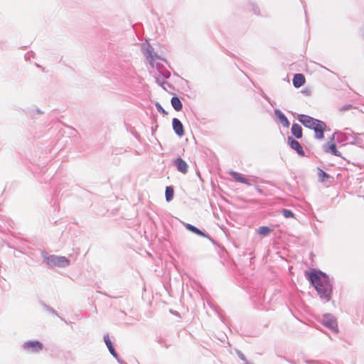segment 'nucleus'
<instances>
[{
	"label": "nucleus",
	"mask_w": 364,
	"mask_h": 364,
	"mask_svg": "<svg viewBox=\"0 0 364 364\" xmlns=\"http://www.w3.org/2000/svg\"><path fill=\"white\" fill-rule=\"evenodd\" d=\"M351 108V105H346L341 108V111H345Z\"/></svg>",
	"instance_id": "obj_28"
},
{
	"label": "nucleus",
	"mask_w": 364,
	"mask_h": 364,
	"mask_svg": "<svg viewBox=\"0 0 364 364\" xmlns=\"http://www.w3.org/2000/svg\"><path fill=\"white\" fill-rule=\"evenodd\" d=\"M43 344L37 341H31L24 343V350L29 353H38L43 349Z\"/></svg>",
	"instance_id": "obj_7"
},
{
	"label": "nucleus",
	"mask_w": 364,
	"mask_h": 364,
	"mask_svg": "<svg viewBox=\"0 0 364 364\" xmlns=\"http://www.w3.org/2000/svg\"><path fill=\"white\" fill-rule=\"evenodd\" d=\"M354 134L355 133L351 132V130L346 129V132H336L333 135V138H336V139L340 143L353 144V142L355 140L353 138Z\"/></svg>",
	"instance_id": "obj_4"
},
{
	"label": "nucleus",
	"mask_w": 364,
	"mask_h": 364,
	"mask_svg": "<svg viewBox=\"0 0 364 364\" xmlns=\"http://www.w3.org/2000/svg\"><path fill=\"white\" fill-rule=\"evenodd\" d=\"M156 106L159 112H162L164 113L165 112L164 109L162 108L161 105L159 103H156Z\"/></svg>",
	"instance_id": "obj_27"
},
{
	"label": "nucleus",
	"mask_w": 364,
	"mask_h": 364,
	"mask_svg": "<svg viewBox=\"0 0 364 364\" xmlns=\"http://www.w3.org/2000/svg\"><path fill=\"white\" fill-rule=\"evenodd\" d=\"M324 150L326 151V152H331L332 154L335 155V156H341V154L340 151H338L336 148V145L335 144L333 143H328L326 144L325 146H324Z\"/></svg>",
	"instance_id": "obj_11"
},
{
	"label": "nucleus",
	"mask_w": 364,
	"mask_h": 364,
	"mask_svg": "<svg viewBox=\"0 0 364 364\" xmlns=\"http://www.w3.org/2000/svg\"><path fill=\"white\" fill-rule=\"evenodd\" d=\"M257 232L262 236H266L270 233L271 229L267 226H262L257 229Z\"/></svg>",
	"instance_id": "obj_21"
},
{
	"label": "nucleus",
	"mask_w": 364,
	"mask_h": 364,
	"mask_svg": "<svg viewBox=\"0 0 364 364\" xmlns=\"http://www.w3.org/2000/svg\"><path fill=\"white\" fill-rule=\"evenodd\" d=\"M42 257L44 262L50 267H66L70 265V260L64 256L49 255L48 253L43 252Z\"/></svg>",
	"instance_id": "obj_3"
},
{
	"label": "nucleus",
	"mask_w": 364,
	"mask_h": 364,
	"mask_svg": "<svg viewBox=\"0 0 364 364\" xmlns=\"http://www.w3.org/2000/svg\"><path fill=\"white\" fill-rule=\"evenodd\" d=\"M291 131L296 138L300 139L302 136V129L298 124H293Z\"/></svg>",
	"instance_id": "obj_16"
},
{
	"label": "nucleus",
	"mask_w": 364,
	"mask_h": 364,
	"mask_svg": "<svg viewBox=\"0 0 364 364\" xmlns=\"http://www.w3.org/2000/svg\"><path fill=\"white\" fill-rule=\"evenodd\" d=\"M230 175L232 176V178L236 181L240 182L242 183L247 184V185H251V183H249V181L245 177H243L241 173H239L235 171H231Z\"/></svg>",
	"instance_id": "obj_15"
},
{
	"label": "nucleus",
	"mask_w": 364,
	"mask_h": 364,
	"mask_svg": "<svg viewBox=\"0 0 364 364\" xmlns=\"http://www.w3.org/2000/svg\"><path fill=\"white\" fill-rule=\"evenodd\" d=\"M166 199L167 201H170L173 199V189L171 186H167L166 188Z\"/></svg>",
	"instance_id": "obj_22"
},
{
	"label": "nucleus",
	"mask_w": 364,
	"mask_h": 364,
	"mask_svg": "<svg viewBox=\"0 0 364 364\" xmlns=\"http://www.w3.org/2000/svg\"><path fill=\"white\" fill-rule=\"evenodd\" d=\"M173 164L176 166L177 170L182 173L185 174L188 172V165L187 163L181 158H178L173 161Z\"/></svg>",
	"instance_id": "obj_9"
},
{
	"label": "nucleus",
	"mask_w": 364,
	"mask_h": 364,
	"mask_svg": "<svg viewBox=\"0 0 364 364\" xmlns=\"http://www.w3.org/2000/svg\"><path fill=\"white\" fill-rule=\"evenodd\" d=\"M298 119L304 126L314 130L315 137L317 139L323 138V132L326 128L325 122L306 114L299 115Z\"/></svg>",
	"instance_id": "obj_2"
},
{
	"label": "nucleus",
	"mask_w": 364,
	"mask_h": 364,
	"mask_svg": "<svg viewBox=\"0 0 364 364\" xmlns=\"http://www.w3.org/2000/svg\"><path fill=\"white\" fill-rule=\"evenodd\" d=\"M147 53V58L149 59L150 64L151 66H154L155 60H159V57L153 51L151 48H149L146 50Z\"/></svg>",
	"instance_id": "obj_17"
},
{
	"label": "nucleus",
	"mask_w": 364,
	"mask_h": 364,
	"mask_svg": "<svg viewBox=\"0 0 364 364\" xmlns=\"http://www.w3.org/2000/svg\"><path fill=\"white\" fill-rule=\"evenodd\" d=\"M158 60H155V65L154 66H152L153 68H155L156 69V71L160 69L165 68L164 65Z\"/></svg>",
	"instance_id": "obj_25"
},
{
	"label": "nucleus",
	"mask_w": 364,
	"mask_h": 364,
	"mask_svg": "<svg viewBox=\"0 0 364 364\" xmlns=\"http://www.w3.org/2000/svg\"><path fill=\"white\" fill-rule=\"evenodd\" d=\"M318 176L319 178V180L322 182L325 181L326 179L329 178V176L323 171L322 169H318Z\"/></svg>",
	"instance_id": "obj_23"
},
{
	"label": "nucleus",
	"mask_w": 364,
	"mask_h": 364,
	"mask_svg": "<svg viewBox=\"0 0 364 364\" xmlns=\"http://www.w3.org/2000/svg\"><path fill=\"white\" fill-rule=\"evenodd\" d=\"M171 102L172 107L176 111L181 110L183 105H182V103L178 97H172Z\"/></svg>",
	"instance_id": "obj_19"
},
{
	"label": "nucleus",
	"mask_w": 364,
	"mask_h": 364,
	"mask_svg": "<svg viewBox=\"0 0 364 364\" xmlns=\"http://www.w3.org/2000/svg\"><path fill=\"white\" fill-rule=\"evenodd\" d=\"M34 111L39 114H41L43 113L39 109H36Z\"/></svg>",
	"instance_id": "obj_29"
},
{
	"label": "nucleus",
	"mask_w": 364,
	"mask_h": 364,
	"mask_svg": "<svg viewBox=\"0 0 364 364\" xmlns=\"http://www.w3.org/2000/svg\"><path fill=\"white\" fill-rule=\"evenodd\" d=\"M305 82V78L302 74H296L293 78V85L295 87H300Z\"/></svg>",
	"instance_id": "obj_12"
},
{
	"label": "nucleus",
	"mask_w": 364,
	"mask_h": 364,
	"mask_svg": "<svg viewBox=\"0 0 364 364\" xmlns=\"http://www.w3.org/2000/svg\"><path fill=\"white\" fill-rule=\"evenodd\" d=\"M309 279L320 298L329 301L332 292V284L328 276L321 272H315L309 274Z\"/></svg>",
	"instance_id": "obj_1"
},
{
	"label": "nucleus",
	"mask_w": 364,
	"mask_h": 364,
	"mask_svg": "<svg viewBox=\"0 0 364 364\" xmlns=\"http://www.w3.org/2000/svg\"><path fill=\"white\" fill-rule=\"evenodd\" d=\"M117 360H118V362L120 363V364H127L126 363H124V361L121 360L119 358H117Z\"/></svg>",
	"instance_id": "obj_30"
},
{
	"label": "nucleus",
	"mask_w": 364,
	"mask_h": 364,
	"mask_svg": "<svg viewBox=\"0 0 364 364\" xmlns=\"http://www.w3.org/2000/svg\"><path fill=\"white\" fill-rule=\"evenodd\" d=\"M170 72L166 68L160 69L154 72V75L156 82L161 86L164 87L166 84V80L170 77Z\"/></svg>",
	"instance_id": "obj_5"
},
{
	"label": "nucleus",
	"mask_w": 364,
	"mask_h": 364,
	"mask_svg": "<svg viewBox=\"0 0 364 364\" xmlns=\"http://www.w3.org/2000/svg\"><path fill=\"white\" fill-rule=\"evenodd\" d=\"M282 213H283V215L286 218H293L294 217V213L291 210H289L284 209Z\"/></svg>",
	"instance_id": "obj_24"
},
{
	"label": "nucleus",
	"mask_w": 364,
	"mask_h": 364,
	"mask_svg": "<svg viewBox=\"0 0 364 364\" xmlns=\"http://www.w3.org/2000/svg\"><path fill=\"white\" fill-rule=\"evenodd\" d=\"M323 324L332 331L338 333V325L336 318L331 314H325L323 318Z\"/></svg>",
	"instance_id": "obj_6"
},
{
	"label": "nucleus",
	"mask_w": 364,
	"mask_h": 364,
	"mask_svg": "<svg viewBox=\"0 0 364 364\" xmlns=\"http://www.w3.org/2000/svg\"><path fill=\"white\" fill-rule=\"evenodd\" d=\"M355 139L353 144L357 145L360 147H364V134H354Z\"/></svg>",
	"instance_id": "obj_18"
},
{
	"label": "nucleus",
	"mask_w": 364,
	"mask_h": 364,
	"mask_svg": "<svg viewBox=\"0 0 364 364\" xmlns=\"http://www.w3.org/2000/svg\"><path fill=\"white\" fill-rule=\"evenodd\" d=\"M186 228L187 230L198 235H200V236H203V237H205V234L203 233L202 231H200L198 228H197L196 227L191 225V224H186Z\"/></svg>",
	"instance_id": "obj_20"
},
{
	"label": "nucleus",
	"mask_w": 364,
	"mask_h": 364,
	"mask_svg": "<svg viewBox=\"0 0 364 364\" xmlns=\"http://www.w3.org/2000/svg\"><path fill=\"white\" fill-rule=\"evenodd\" d=\"M237 353L239 358L241 360H242L245 363V364H249L243 353H242L240 351H237Z\"/></svg>",
	"instance_id": "obj_26"
},
{
	"label": "nucleus",
	"mask_w": 364,
	"mask_h": 364,
	"mask_svg": "<svg viewBox=\"0 0 364 364\" xmlns=\"http://www.w3.org/2000/svg\"><path fill=\"white\" fill-rule=\"evenodd\" d=\"M274 113L277 115V117L279 118V122L281 124L285 127H288L289 126V122L287 119V118L285 117V115L279 109H275Z\"/></svg>",
	"instance_id": "obj_13"
},
{
	"label": "nucleus",
	"mask_w": 364,
	"mask_h": 364,
	"mask_svg": "<svg viewBox=\"0 0 364 364\" xmlns=\"http://www.w3.org/2000/svg\"><path fill=\"white\" fill-rule=\"evenodd\" d=\"M104 340H105V342L106 343V346L109 349V351L110 352V353L115 358H118V355L117 353H116L113 346H112V343L109 339V337L108 335H106L104 336Z\"/></svg>",
	"instance_id": "obj_14"
},
{
	"label": "nucleus",
	"mask_w": 364,
	"mask_h": 364,
	"mask_svg": "<svg viewBox=\"0 0 364 364\" xmlns=\"http://www.w3.org/2000/svg\"><path fill=\"white\" fill-rule=\"evenodd\" d=\"M172 125L175 133L178 136H182L184 135L183 126L178 119L173 118L172 121Z\"/></svg>",
	"instance_id": "obj_10"
},
{
	"label": "nucleus",
	"mask_w": 364,
	"mask_h": 364,
	"mask_svg": "<svg viewBox=\"0 0 364 364\" xmlns=\"http://www.w3.org/2000/svg\"><path fill=\"white\" fill-rule=\"evenodd\" d=\"M288 144L299 156H304V151L299 141L294 139L291 136L288 137Z\"/></svg>",
	"instance_id": "obj_8"
}]
</instances>
